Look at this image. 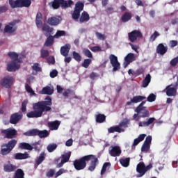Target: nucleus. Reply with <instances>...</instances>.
<instances>
[{
    "mask_svg": "<svg viewBox=\"0 0 178 178\" xmlns=\"http://www.w3.org/2000/svg\"><path fill=\"white\" fill-rule=\"evenodd\" d=\"M52 99L47 96L44 101H40L33 104V111L27 113L26 116L29 118H41L44 113L52 111Z\"/></svg>",
    "mask_w": 178,
    "mask_h": 178,
    "instance_id": "obj_1",
    "label": "nucleus"
},
{
    "mask_svg": "<svg viewBox=\"0 0 178 178\" xmlns=\"http://www.w3.org/2000/svg\"><path fill=\"white\" fill-rule=\"evenodd\" d=\"M88 170L89 172H94L97 168V166L99 165V160L98 157L94 154H88L83 156L79 159L74 161L73 165L76 170H84L87 168V162H90Z\"/></svg>",
    "mask_w": 178,
    "mask_h": 178,
    "instance_id": "obj_2",
    "label": "nucleus"
},
{
    "mask_svg": "<svg viewBox=\"0 0 178 178\" xmlns=\"http://www.w3.org/2000/svg\"><path fill=\"white\" fill-rule=\"evenodd\" d=\"M17 144V140L16 139H11L7 143L2 144L0 151L1 155L6 156L10 154Z\"/></svg>",
    "mask_w": 178,
    "mask_h": 178,
    "instance_id": "obj_3",
    "label": "nucleus"
},
{
    "mask_svg": "<svg viewBox=\"0 0 178 178\" xmlns=\"http://www.w3.org/2000/svg\"><path fill=\"white\" fill-rule=\"evenodd\" d=\"M26 137H34L38 136L40 138H45L49 136V132L47 130L40 131L38 129H31L24 133Z\"/></svg>",
    "mask_w": 178,
    "mask_h": 178,
    "instance_id": "obj_4",
    "label": "nucleus"
},
{
    "mask_svg": "<svg viewBox=\"0 0 178 178\" xmlns=\"http://www.w3.org/2000/svg\"><path fill=\"white\" fill-rule=\"evenodd\" d=\"M152 169V164H149L148 165L145 166V163L144 162L140 161L136 166V172L139 173L137 175V177H143L148 170Z\"/></svg>",
    "mask_w": 178,
    "mask_h": 178,
    "instance_id": "obj_5",
    "label": "nucleus"
},
{
    "mask_svg": "<svg viewBox=\"0 0 178 178\" xmlns=\"http://www.w3.org/2000/svg\"><path fill=\"white\" fill-rule=\"evenodd\" d=\"M84 10V3L79 1L75 3L74 12L72 14L73 20H77L80 17V13Z\"/></svg>",
    "mask_w": 178,
    "mask_h": 178,
    "instance_id": "obj_6",
    "label": "nucleus"
},
{
    "mask_svg": "<svg viewBox=\"0 0 178 178\" xmlns=\"http://www.w3.org/2000/svg\"><path fill=\"white\" fill-rule=\"evenodd\" d=\"M14 81L15 79H13V76L7 75L0 80V86H1V87H4V88L9 89L12 86H13Z\"/></svg>",
    "mask_w": 178,
    "mask_h": 178,
    "instance_id": "obj_7",
    "label": "nucleus"
},
{
    "mask_svg": "<svg viewBox=\"0 0 178 178\" xmlns=\"http://www.w3.org/2000/svg\"><path fill=\"white\" fill-rule=\"evenodd\" d=\"M19 22L20 20L14 19L13 22L8 23L4 28V33H7V34H13V33H15L17 30V26L16 25Z\"/></svg>",
    "mask_w": 178,
    "mask_h": 178,
    "instance_id": "obj_8",
    "label": "nucleus"
},
{
    "mask_svg": "<svg viewBox=\"0 0 178 178\" xmlns=\"http://www.w3.org/2000/svg\"><path fill=\"white\" fill-rule=\"evenodd\" d=\"M1 134L4 135V138L13 140V138H16V136H17V131L15 129H3L1 131Z\"/></svg>",
    "mask_w": 178,
    "mask_h": 178,
    "instance_id": "obj_9",
    "label": "nucleus"
},
{
    "mask_svg": "<svg viewBox=\"0 0 178 178\" xmlns=\"http://www.w3.org/2000/svg\"><path fill=\"white\" fill-rule=\"evenodd\" d=\"M111 66H113V72H118L120 69V63L118 60V57L113 54H111L109 56Z\"/></svg>",
    "mask_w": 178,
    "mask_h": 178,
    "instance_id": "obj_10",
    "label": "nucleus"
},
{
    "mask_svg": "<svg viewBox=\"0 0 178 178\" xmlns=\"http://www.w3.org/2000/svg\"><path fill=\"white\" fill-rule=\"evenodd\" d=\"M128 37L131 42H134L137 41V38H143V33L138 30H134L128 33Z\"/></svg>",
    "mask_w": 178,
    "mask_h": 178,
    "instance_id": "obj_11",
    "label": "nucleus"
},
{
    "mask_svg": "<svg viewBox=\"0 0 178 178\" xmlns=\"http://www.w3.org/2000/svg\"><path fill=\"white\" fill-rule=\"evenodd\" d=\"M177 86H178L177 83H176L175 85H174V87H173V84H170L168 86L165 88L166 95L168 97H175V95L177 94Z\"/></svg>",
    "mask_w": 178,
    "mask_h": 178,
    "instance_id": "obj_12",
    "label": "nucleus"
},
{
    "mask_svg": "<svg viewBox=\"0 0 178 178\" xmlns=\"http://www.w3.org/2000/svg\"><path fill=\"white\" fill-rule=\"evenodd\" d=\"M23 119V114L22 113H13L10 117V124H17Z\"/></svg>",
    "mask_w": 178,
    "mask_h": 178,
    "instance_id": "obj_13",
    "label": "nucleus"
},
{
    "mask_svg": "<svg viewBox=\"0 0 178 178\" xmlns=\"http://www.w3.org/2000/svg\"><path fill=\"white\" fill-rule=\"evenodd\" d=\"M144 105H145V102H142L135 109V112H136V113L133 115V120H135V122L140 121V116L138 115L141 113V111L146 108Z\"/></svg>",
    "mask_w": 178,
    "mask_h": 178,
    "instance_id": "obj_14",
    "label": "nucleus"
},
{
    "mask_svg": "<svg viewBox=\"0 0 178 178\" xmlns=\"http://www.w3.org/2000/svg\"><path fill=\"white\" fill-rule=\"evenodd\" d=\"M144 105H145V102H142L135 109V112H136V113L133 115V120H135V122L140 121V116L138 115L141 113V111L146 108Z\"/></svg>",
    "mask_w": 178,
    "mask_h": 178,
    "instance_id": "obj_15",
    "label": "nucleus"
},
{
    "mask_svg": "<svg viewBox=\"0 0 178 178\" xmlns=\"http://www.w3.org/2000/svg\"><path fill=\"white\" fill-rule=\"evenodd\" d=\"M16 8H30L31 6V0H16Z\"/></svg>",
    "mask_w": 178,
    "mask_h": 178,
    "instance_id": "obj_16",
    "label": "nucleus"
},
{
    "mask_svg": "<svg viewBox=\"0 0 178 178\" xmlns=\"http://www.w3.org/2000/svg\"><path fill=\"white\" fill-rule=\"evenodd\" d=\"M134 60H136V55H134L133 53H129L124 57V63L123 64L124 68L126 69V67H127V66H129L131 62H134Z\"/></svg>",
    "mask_w": 178,
    "mask_h": 178,
    "instance_id": "obj_17",
    "label": "nucleus"
},
{
    "mask_svg": "<svg viewBox=\"0 0 178 178\" xmlns=\"http://www.w3.org/2000/svg\"><path fill=\"white\" fill-rule=\"evenodd\" d=\"M146 97L141 95H136L131 98L130 101L126 103L127 106H130L132 104H138V102H141V101H144Z\"/></svg>",
    "mask_w": 178,
    "mask_h": 178,
    "instance_id": "obj_18",
    "label": "nucleus"
},
{
    "mask_svg": "<svg viewBox=\"0 0 178 178\" xmlns=\"http://www.w3.org/2000/svg\"><path fill=\"white\" fill-rule=\"evenodd\" d=\"M20 68V65L17 61L11 60L7 65L8 72H16L17 69Z\"/></svg>",
    "mask_w": 178,
    "mask_h": 178,
    "instance_id": "obj_19",
    "label": "nucleus"
},
{
    "mask_svg": "<svg viewBox=\"0 0 178 178\" xmlns=\"http://www.w3.org/2000/svg\"><path fill=\"white\" fill-rule=\"evenodd\" d=\"M42 31H43V34L45 37H49V35L54 34V28L49 26V25L47 24H44L42 26Z\"/></svg>",
    "mask_w": 178,
    "mask_h": 178,
    "instance_id": "obj_20",
    "label": "nucleus"
},
{
    "mask_svg": "<svg viewBox=\"0 0 178 178\" xmlns=\"http://www.w3.org/2000/svg\"><path fill=\"white\" fill-rule=\"evenodd\" d=\"M63 95L65 98H69V95H72V98H70V99H81V97L76 95V93L74 92V91L70 89L65 90L63 92Z\"/></svg>",
    "mask_w": 178,
    "mask_h": 178,
    "instance_id": "obj_21",
    "label": "nucleus"
},
{
    "mask_svg": "<svg viewBox=\"0 0 178 178\" xmlns=\"http://www.w3.org/2000/svg\"><path fill=\"white\" fill-rule=\"evenodd\" d=\"M109 154L111 156H120V154H122V149L119 146H113L112 149L109 152Z\"/></svg>",
    "mask_w": 178,
    "mask_h": 178,
    "instance_id": "obj_22",
    "label": "nucleus"
},
{
    "mask_svg": "<svg viewBox=\"0 0 178 178\" xmlns=\"http://www.w3.org/2000/svg\"><path fill=\"white\" fill-rule=\"evenodd\" d=\"M155 122V118H147L146 121L139 122V127H148Z\"/></svg>",
    "mask_w": 178,
    "mask_h": 178,
    "instance_id": "obj_23",
    "label": "nucleus"
},
{
    "mask_svg": "<svg viewBox=\"0 0 178 178\" xmlns=\"http://www.w3.org/2000/svg\"><path fill=\"white\" fill-rule=\"evenodd\" d=\"M60 2L63 9H67V8H70L72 5H74V2L72 0H60Z\"/></svg>",
    "mask_w": 178,
    "mask_h": 178,
    "instance_id": "obj_24",
    "label": "nucleus"
},
{
    "mask_svg": "<svg viewBox=\"0 0 178 178\" xmlns=\"http://www.w3.org/2000/svg\"><path fill=\"white\" fill-rule=\"evenodd\" d=\"M156 52L160 55H165L168 52V47H165L162 43H160L156 47Z\"/></svg>",
    "mask_w": 178,
    "mask_h": 178,
    "instance_id": "obj_25",
    "label": "nucleus"
},
{
    "mask_svg": "<svg viewBox=\"0 0 178 178\" xmlns=\"http://www.w3.org/2000/svg\"><path fill=\"white\" fill-rule=\"evenodd\" d=\"M79 19L81 23H87L90 20V15L88 13L83 11Z\"/></svg>",
    "mask_w": 178,
    "mask_h": 178,
    "instance_id": "obj_26",
    "label": "nucleus"
},
{
    "mask_svg": "<svg viewBox=\"0 0 178 178\" xmlns=\"http://www.w3.org/2000/svg\"><path fill=\"white\" fill-rule=\"evenodd\" d=\"M147 135L145 134H140L139 136L134 139V143L132 145V149H134L138 144H140L141 141H144V138H145Z\"/></svg>",
    "mask_w": 178,
    "mask_h": 178,
    "instance_id": "obj_27",
    "label": "nucleus"
},
{
    "mask_svg": "<svg viewBox=\"0 0 178 178\" xmlns=\"http://www.w3.org/2000/svg\"><path fill=\"white\" fill-rule=\"evenodd\" d=\"M47 23L50 26H58L60 23V19L56 17H51L47 19Z\"/></svg>",
    "mask_w": 178,
    "mask_h": 178,
    "instance_id": "obj_28",
    "label": "nucleus"
},
{
    "mask_svg": "<svg viewBox=\"0 0 178 178\" xmlns=\"http://www.w3.org/2000/svg\"><path fill=\"white\" fill-rule=\"evenodd\" d=\"M69 51H70V44H67L60 48V54L63 56H67L69 55Z\"/></svg>",
    "mask_w": 178,
    "mask_h": 178,
    "instance_id": "obj_29",
    "label": "nucleus"
},
{
    "mask_svg": "<svg viewBox=\"0 0 178 178\" xmlns=\"http://www.w3.org/2000/svg\"><path fill=\"white\" fill-rule=\"evenodd\" d=\"M55 36L49 35L44 42V47H52L55 42Z\"/></svg>",
    "mask_w": 178,
    "mask_h": 178,
    "instance_id": "obj_30",
    "label": "nucleus"
},
{
    "mask_svg": "<svg viewBox=\"0 0 178 178\" xmlns=\"http://www.w3.org/2000/svg\"><path fill=\"white\" fill-rule=\"evenodd\" d=\"M20 149H27L28 151H33V146L30 143H20L18 145Z\"/></svg>",
    "mask_w": 178,
    "mask_h": 178,
    "instance_id": "obj_31",
    "label": "nucleus"
},
{
    "mask_svg": "<svg viewBox=\"0 0 178 178\" xmlns=\"http://www.w3.org/2000/svg\"><path fill=\"white\" fill-rule=\"evenodd\" d=\"M35 24L38 29H41V26H42V14L41 13H38L36 15Z\"/></svg>",
    "mask_w": 178,
    "mask_h": 178,
    "instance_id": "obj_32",
    "label": "nucleus"
},
{
    "mask_svg": "<svg viewBox=\"0 0 178 178\" xmlns=\"http://www.w3.org/2000/svg\"><path fill=\"white\" fill-rule=\"evenodd\" d=\"M44 161H45V152H42L40 154L37 159H35V163L36 166H38L39 165H41L42 162H44Z\"/></svg>",
    "mask_w": 178,
    "mask_h": 178,
    "instance_id": "obj_33",
    "label": "nucleus"
},
{
    "mask_svg": "<svg viewBox=\"0 0 178 178\" xmlns=\"http://www.w3.org/2000/svg\"><path fill=\"white\" fill-rule=\"evenodd\" d=\"M16 169H17V167L13 164H6L3 166L4 172H15Z\"/></svg>",
    "mask_w": 178,
    "mask_h": 178,
    "instance_id": "obj_34",
    "label": "nucleus"
},
{
    "mask_svg": "<svg viewBox=\"0 0 178 178\" xmlns=\"http://www.w3.org/2000/svg\"><path fill=\"white\" fill-rule=\"evenodd\" d=\"M30 156L27 154V152L24 153H17L15 154V159L22 161L23 159H27Z\"/></svg>",
    "mask_w": 178,
    "mask_h": 178,
    "instance_id": "obj_35",
    "label": "nucleus"
},
{
    "mask_svg": "<svg viewBox=\"0 0 178 178\" xmlns=\"http://www.w3.org/2000/svg\"><path fill=\"white\" fill-rule=\"evenodd\" d=\"M48 124L50 130H58V129H59V126L60 125V122L54 121V122H49Z\"/></svg>",
    "mask_w": 178,
    "mask_h": 178,
    "instance_id": "obj_36",
    "label": "nucleus"
},
{
    "mask_svg": "<svg viewBox=\"0 0 178 178\" xmlns=\"http://www.w3.org/2000/svg\"><path fill=\"white\" fill-rule=\"evenodd\" d=\"M108 133H122V131H124V129L119 127V126L116 125L114 127H111L108 129Z\"/></svg>",
    "mask_w": 178,
    "mask_h": 178,
    "instance_id": "obj_37",
    "label": "nucleus"
},
{
    "mask_svg": "<svg viewBox=\"0 0 178 178\" xmlns=\"http://www.w3.org/2000/svg\"><path fill=\"white\" fill-rule=\"evenodd\" d=\"M42 94L47 95H52L54 94V88L49 86H46L42 89Z\"/></svg>",
    "mask_w": 178,
    "mask_h": 178,
    "instance_id": "obj_38",
    "label": "nucleus"
},
{
    "mask_svg": "<svg viewBox=\"0 0 178 178\" xmlns=\"http://www.w3.org/2000/svg\"><path fill=\"white\" fill-rule=\"evenodd\" d=\"M150 83H151V74H147L143 81L142 87H143V88H146V87H148V86H149Z\"/></svg>",
    "mask_w": 178,
    "mask_h": 178,
    "instance_id": "obj_39",
    "label": "nucleus"
},
{
    "mask_svg": "<svg viewBox=\"0 0 178 178\" xmlns=\"http://www.w3.org/2000/svg\"><path fill=\"white\" fill-rule=\"evenodd\" d=\"M121 20L122 23H127L129 20H131V13H125L122 17Z\"/></svg>",
    "mask_w": 178,
    "mask_h": 178,
    "instance_id": "obj_40",
    "label": "nucleus"
},
{
    "mask_svg": "<svg viewBox=\"0 0 178 178\" xmlns=\"http://www.w3.org/2000/svg\"><path fill=\"white\" fill-rule=\"evenodd\" d=\"M70 156H72V152H68L67 153H65L64 154L61 155V161H63V163L69 162V159H70Z\"/></svg>",
    "mask_w": 178,
    "mask_h": 178,
    "instance_id": "obj_41",
    "label": "nucleus"
},
{
    "mask_svg": "<svg viewBox=\"0 0 178 178\" xmlns=\"http://www.w3.org/2000/svg\"><path fill=\"white\" fill-rule=\"evenodd\" d=\"M106 120V116L104 114H98L96 115L97 123H104Z\"/></svg>",
    "mask_w": 178,
    "mask_h": 178,
    "instance_id": "obj_42",
    "label": "nucleus"
},
{
    "mask_svg": "<svg viewBox=\"0 0 178 178\" xmlns=\"http://www.w3.org/2000/svg\"><path fill=\"white\" fill-rule=\"evenodd\" d=\"M120 163H121L122 166L124 168L129 167V165H130V158L120 159Z\"/></svg>",
    "mask_w": 178,
    "mask_h": 178,
    "instance_id": "obj_43",
    "label": "nucleus"
},
{
    "mask_svg": "<svg viewBox=\"0 0 178 178\" xmlns=\"http://www.w3.org/2000/svg\"><path fill=\"white\" fill-rule=\"evenodd\" d=\"M14 178H24V171L18 168L15 173Z\"/></svg>",
    "mask_w": 178,
    "mask_h": 178,
    "instance_id": "obj_44",
    "label": "nucleus"
},
{
    "mask_svg": "<svg viewBox=\"0 0 178 178\" xmlns=\"http://www.w3.org/2000/svg\"><path fill=\"white\" fill-rule=\"evenodd\" d=\"M49 5H51L53 9H59V8H60V0H54L49 3Z\"/></svg>",
    "mask_w": 178,
    "mask_h": 178,
    "instance_id": "obj_45",
    "label": "nucleus"
},
{
    "mask_svg": "<svg viewBox=\"0 0 178 178\" xmlns=\"http://www.w3.org/2000/svg\"><path fill=\"white\" fill-rule=\"evenodd\" d=\"M33 149H35L36 152H40L41 151V143L40 141L35 142L32 144Z\"/></svg>",
    "mask_w": 178,
    "mask_h": 178,
    "instance_id": "obj_46",
    "label": "nucleus"
},
{
    "mask_svg": "<svg viewBox=\"0 0 178 178\" xmlns=\"http://www.w3.org/2000/svg\"><path fill=\"white\" fill-rule=\"evenodd\" d=\"M8 56L10 58V59H12L13 61H17L19 59V54H17V53L16 52H13V51H10L8 54Z\"/></svg>",
    "mask_w": 178,
    "mask_h": 178,
    "instance_id": "obj_47",
    "label": "nucleus"
},
{
    "mask_svg": "<svg viewBox=\"0 0 178 178\" xmlns=\"http://www.w3.org/2000/svg\"><path fill=\"white\" fill-rule=\"evenodd\" d=\"M56 148H58V145H56V143L49 144L47 147L48 152H54Z\"/></svg>",
    "mask_w": 178,
    "mask_h": 178,
    "instance_id": "obj_48",
    "label": "nucleus"
},
{
    "mask_svg": "<svg viewBox=\"0 0 178 178\" xmlns=\"http://www.w3.org/2000/svg\"><path fill=\"white\" fill-rule=\"evenodd\" d=\"M72 58L73 59H74V60H76V62H81V56L80 55V54L77 53L75 51L72 52Z\"/></svg>",
    "mask_w": 178,
    "mask_h": 178,
    "instance_id": "obj_49",
    "label": "nucleus"
},
{
    "mask_svg": "<svg viewBox=\"0 0 178 178\" xmlns=\"http://www.w3.org/2000/svg\"><path fill=\"white\" fill-rule=\"evenodd\" d=\"M140 113L142 114L141 115H138L140 119L141 118H149V111L147 110V107L141 110Z\"/></svg>",
    "mask_w": 178,
    "mask_h": 178,
    "instance_id": "obj_50",
    "label": "nucleus"
},
{
    "mask_svg": "<svg viewBox=\"0 0 178 178\" xmlns=\"http://www.w3.org/2000/svg\"><path fill=\"white\" fill-rule=\"evenodd\" d=\"M129 123L130 120H129V119H124L122 122L119 123V127H129Z\"/></svg>",
    "mask_w": 178,
    "mask_h": 178,
    "instance_id": "obj_51",
    "label": "nucleus"
},
{
    "mask_svg": "<svg viewBox=\"0 0 178 178\" xmlns=\"http://www.w3.org/2000/svg\"><path fill=\"white\" fill-rule=\"evenodd\" d=\"M108 168H111V163L109 162H106L103 164L102 168L101 170V175L102 176V175H104L105 173V172H106V169H108Z\"/></svg>",
    "mask_w": 178,
    "mask_h": 178,
    "instance_id": "obj_52",
    "label": "nucleus"
},
{
    "mask_svg": "<svg viewBox=\"0 0 178 178\" xmlns=\"http://www.w3.org/2000/svg\"><path fill=\"white\" fill-rule=\"evenodd\" d=\"M159 35H161V34L159 33L158 31H155L154 32V33L149 38L150 42H154V41H155L156 40V38H158V37H159Z\"/></svg>",
    "mask_w": 178,
    "mask_h": 178,
    "instance_id": "obj_53",
    "label": "nucleus"
},
{
    "mask_svg": "<svg viewBox=\"0 0 178 178\" xmlns=\"http://www.w3.org/2000/svg\"><path fill=\"white\" fill-rule=\"evenodd\" d=\"M66 35V31H57L56 34L54 35L55 38H60V37H65Z\"/></svg>",
    "mask_w": 178,
    "mask_h": 178,
    "instance_id": "obj_54",
    "label": "nucleus"
},
{
    "mask_svg": "<svg viewBox=\"0 0 178 178\" xmlns=\"http://www.w3.org/2000/svg\"><path fill=\"white\" fill-rule=\"evenodd\" d=\"M149 148H151V145H149L148 143H143L141 147V152H148Z\"/></svg>",
    "mask_w": 178,
    "mask_h": 178,
    "instance_id": "obj_55",
    "label": "nucleus"
},
{
    "mask_svg": "<svg viewBox=\"0 0 178 178\" xmlns=\"http://www.w3.org/2000/svg\"><path fill=\"white\" fill-rule=\"evenodd\" d=\"M49 56V51L48 50H44L42 49L40 51V57L43 59H45V58H48Z\"/></svg>",
    "mask_w": 178,
    "mask_h": 178,
    "instance_id": "obj_56",
    "label": "nucleus"
},
{
    "mask_svg": "<svg viewBox=\"0 0 178 178\" xmlns=\"http://www.w3.org/2000/svg\"><path fill=\"white\" fill-rule=\"evenodd\" d=\"M25 89L27 92L31 94V95H35V92H34V90H33V88L29 84H25Z\"/></svg>",
    "mask_w": 178,
    "mask_h": 178,
    "instance_id": "obj_57",
    "label": "nucleus"
},
{
    "mask_svg": "<svg viewBox=\"0 0 178 178\" xmlns=\"http://www.w3.org/2000/svg\"><path fill=\"white\" fill-rule=\"evenodd\" d=\"M29 103V101L27 100H24V102L22 103V107H21V111L24 113L26 111H27V104Z\"/></svg>",
    "mask_w": 178,
    "mask_h": 178,
    "instance_id": "obj_58",
    "label": "nucleus"
},
{
    "mask_svg": "<svg viewBox=\"0 0 178 178\" xmlns=\"http://www.w3.org/2000/svg\"><path fill=\"white\" fill-rule=\"evenodd\" d=\"M83 54L85 55V56H87L88 58H92V53L88 49H83Z\"/></svg>",
    "mask_w": 178,
    "mask_h": 178,
    "instance_id": "obj_59",
    "label": "nucleus"
},
{
    "mask_svg": "<svg viewBox=\"0 0 178 178\" xmlns=\"http://www.w3.org/2000/svg\"><path fill=\"white\" fill-rule=\"evenodd\" d=\"M90 63H91V59L90 58L85 59L83 63H82V66L83 67H85V69H88Z\"/></svg>",
    "mask_w": 178,
    "mask_h": 178,
    "instance_id": "obj_60",
    "label": "nucleus"
},
{
    "mask_svg": "<svg viewBox=\"0 0 178 178\" xmlns=\"http://www.w3.org/2000/svg\"><path fill=\"white\" fill-rule=\"evenodd\" d=\"M155 99H156V96L154 93H151L148 97H147V101L148 102H155Z\"/></svg>",
    "mask_w": 178,
    "mask_h": 178,
    "instance_id": "obj_61",
    "label": "nucleus"
},
{
    "mask_svg": "<svg viewBox=\"0 0 178 178\" xmlns=\"http://www.w3.org/2000/svg\"><path fill=\"white\" fill-rule=\"evenodd\" d=\"M33 70L35 72H41V67H40V64L38 63H34L33 65L32 66Z\"/></svg>",
    "mask_w": 178,
    "mask_h": 178,
    "instance_id": "obj_62",
    "label": "nucleus"
},
{
    "mask_svg": "<svg viewBox=\"0 0 178 178\" xmlns=\"http://www.w3.org/2000/svg\"><path fill=\"white\" fill-rule=\"evenodd\" d=\"M47 63L49 65H55V57L54 56H49V58H47Z\"/></svg>",
    "mask_w": 178,
    "mask_h": 178,
    "instance_id": "obj_63",
    "label": "nucleus"
},
{
    "mask_svg": "<svg viewBox=\"0 0 178 178\" xmlns=\"http://www.w3.org/2000/svg\"><path fill=\"white\" fill-rule=\"evenodd\" d=\"M177 63H178V57L174 58L172 60H170V65L173 67L176 66Z\"/></svg>",
    "mask_w": 178,
    "mask_h": 178,
    "instance_id": "obj_64",
    "label": "nucleus"
}]
</instances>
